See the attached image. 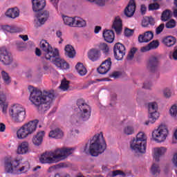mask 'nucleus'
<instances>
[{"instance_id":"obj_1","label":"nucleus","mask_w":177,"mask_h":177,"mask_svg":"<svg viewBox=\"0 0 177 177\" xmlns=\"http://www.w3.org/2000/svg\"><path fill=\"white\" fill-rule=\"evenodd\" d=\"M75 148L64 147L56 149L54 151L46 152L41 156L39 161L41 164H57L68 158L74 153Z\"/></svg>"},{"instance_id":"obj_2","label":"nucleus","mask_w":177,"mask_h":177,"mask_svg":"<svg viewBox=\"0 0 177 177\" xmlns=\"http://www.w3.org/2000/svg\"><path fill=\"white\" fill-rule=\"evenodd\" d=\"M28 88L30 93L29 99L32 104L37 106L43 104L46 109L50 108V104L55 97L53 93L46 91L42 92L32 86H29Z\"/></svg>"},{"instance_id":"obj_3","label":"nucleus","mask_w":177,"mask_h":177,"mask_svg":"<svg viewBox=\"0 0 177 177\" xmlns=\"http://www.w3.org/2000/svg\"><path fill=\"white\" fill-rule=\"evenodd\" d=\"M20 165L19 160L8 158L4 161V168L7 174L21 175L28 172L30 169V165L29 162L26 163L24 166L19 168Z\"/></svg>"},{"instance_id":"obj_4","label":"nucleus","mask_w":177,"mask_h":177,"mask_svg":"<svg viewBox=\"0 0 177 177\" xmlns=\"http://www.w3.org/2000/svg\"><path fill=\"white\" fill-rule=\"evenodd\" d=\"M106 147L107 145L103 137V133L100 132L93 137L89 147V153L93 157H97L99 154L104 153Z\"/></svg>"},{"instance_id":"obj_5","label":"nucleus","mask_w":177,"mask_h":177,"mask_svg":"<svg viewBox=\"0 0 177 177\" xmlns=\"http://www.w3.org/2000/svg\"><path fill=\"white\" fill-rule=\"evenodd\" d=\"M77 105L80 111V113L73 115L71 120L73 122H80L81 120L86 121L91 117V106L83 99L77 101Z\"/></svg>"},{"instance_id":"obj_6","label":"nucleus","mask_w":177,"mask_h":177,"mask_svg":"<svg viewBox=\"0 0 177 177\" xmlns=\"http://www.w3.org/2000/svg\"><path fill=\"white\" fill-rule=\"evenodd\" d=\"M38 123V120H34L24 124L17 131V136L18 139H26V138H28L30 135H33L37 129Z\"/></svg>"},{"instance_id":"obj_7","label":"nucleus","mask_w":177,"mask_h":177,"mask_svg":"<svg viewBox=\"0 0 177 177\" xmlns=\"http://www.w3.org/2000/svg\"><path fill=\"white\" fill-rule=\"evenodd\" d=\"M147 145V137L143 132H140L130 144L131 149L136 153H145Z\"/></svg>"},{"instance_id":"obj_8","label":"nucleus","mask_w":177,"mask_h":177,"mask_svg":"<svg viewBox=\"0 0 177 177\" xmlns=\"http://www.w3.org/2000/svg\"><path fill=\"white\" fill-rule=\"evenodd\" d=\"M10 115L15 123L23 122L26 118V111L21 105L14 106L10 110Z\"/></svg>"},{"instance_id":"obj_9","label":"nucleus","mask_w":177,"mask_h":177,"mask_svg":"<svg viewBox=\"0 0 177 177\" xmlns=\"http://www.w3.org/2000/svg\"><path fill=\"white\" fill-rule=\"evenodd\" d=\"M40 48L45 52L46 59H53L59 55V50L50 46L46 40H41L39 44Z\"/></svg>"},{"instance_id":"obj_10","label":"nucleus","mask_w":177,"mask_h":177,"mask_svg":"<svg viewBox=\"0 0 177 177\" xmlns=\"http://www.w3.org/2000/svg\"><path fill=\"white\" fill-rule=\"evenodd\" d=\"M168 133L169 131L167 126L161 124L158 129L153 131L152 138L156 142H158V143H161V142H164V140H165Z\"/></svg>"},{"instance_id":"obj_11","label":"nucleus","mask_w":177,"mask_h":177,"mask_svg":"<svg viewBox=\"0 0 177 177\" xmlns=\"http://www.w3.org/2000/svg\"><path fill=\"white\" fill-rule=\"evenodd\" d=\"M148 111H149V120L145 122L146 125H148L149 123L153 124L155 121L159 117V113L158 111V104L156 102H153L148 104Z\"/></svg>"},{"instance_id":"obj_12","label":"nucleus","mask_w":177,"mask_h":177,"mask_svg":"<svg viewBox=\"0 0 177 177\" xmlns=\"http://www.w3.org/2000/svg\"><path fill=\"white\" fill-rule=\"evenodd\" d=\"M0 62L4 65H10L13 62L12 54L6 47L0 48Z\"/></svg>"},{"instance_id":"obj_13","label":"nucleus","mask_w":177,"mask_h":177,"mask_svg":"<svg viewBox=\"0 0 177 177\" xmlns=\"http://www.w3.org/2000/svg\"><path fill=\"white\" fill-rule=\"evenodd\" d=\"M126 53L127 50L124 44L120 43H116L115 44L113 47V55L115 59H116L118 61L122 60Z\"/></svg>"},{"instance_id":"obj_14","label":"nucleus","mask_w":177,"mask_h":177,"mask_svg":"<svg viewBox=\"0 0 177 177\" xmlns=\"http://www.w3.org/2000/svg\"><path fill=\"white\" fill-rule=\"evenodd\" d=\"M112 64L111 58L109 57L101 64L98 68H97V72L101 75H105L108 71H110V69H111Z\"/></svg>"},{"instance_id":"obj_15","label":"nucleus","mask_w":177,"mask_h":177,"mask_svg":"<svg viewBox=\"0 0 177 177\" xmlns=\"http://www.w3.org/2000/svg\"><path fill=\"white\" fill-rule=\"evenodd\" d=\"M48 60L53 62L56 66L62 69H68L70 68L69 64L64 59L59 57V51H58V55L57 57Z\"/></svg>"},{"instance_id":"obj_16","label":"nucleus","mask_w":177,"mask_h":177,"mask_svg":"<svg viewBox=\"0 0 177 177\" xmlns=\"http://www.w3.org/2000/svg\"><path fill=\"white\" fill-rule=\"evenodd\" d=\"M32 10L38 12L43 10L46 6V0H32Z\"/></svg>"},{"instance_id":"obj_17","label":"nucleus","mask_w":177,"mask_h":177,"mask_svg":"<svg viewBox=\"0 0 177 177\" xmlns=\"http://www.w3.org/2000/svg\"><path fill=\"white\" fill-rule=\"evenodd\" d=\"M46 135L44 131L37 132L36 135L33 136L32 142L35 146H41L43 143L44 138Z\"/></svg>"},{"instance_id":"obj_18","label":"nucleus","mask_w":177,"mask_h":177,"mask_svg":"<svg viewBox=\"0 0 177 177\" xmlns=\"http://www.w3.org/2000/svg\"><path fill=\"white\" fill-rule=\"evenodd\" d=\"M49 17L50 13L48 11H44L43 12H39L36 15V17L39 22V25L37 26V27L41 26L42 25L45 24Z\"/></svg>"},{"instance_id":"obj_19","label":"nucleus","mask_w":177,"mask_h":177,"mask_svg":"<svg viewBox=\"0 0 177 177\" xmlns=\"http://www.w3.org/2000/svg\"><path fill=\"white\" fill-rule=\"evenodd\" d=\"M0 30L5 32L10 33H17L21 32V29L16 26H8V25H1L0 26Z\"/></svg>"},{"instance_id":"obj_20","label":"nucleus","mask_w":177,"mask_h":177,"mask_svg":"<svg viewBox=\"0 0 177 177\" xmlns=\"http://www.w3.org/2000/svg\"><path fill=\"white\" fill-rule=\"evenodd\" d=\"M153 38V33L152 31H147L143 35L138 36V41L140 43H147Z\"/></svg>"},{"instance_id":"obj_21","label":"nucleus","mask_w":177,"mask_h":177,"mask_svg":"<svg viewBox=\"0 0 177 177\" xmlns=\"http://www.w3.org/2000/svg\"><path fill=\"white\" fill-rule=\"evenodd\" d=\"M136 10V3L133 0H131L129 3V5L124 10V15L128 17H131L133 15Z\"/></svg>"},{"instance_id":"obj_22","label":"nucleus","mask_w":177,"mask_h":177,"mask_svg":"<svg viewBox=\"0 0 177 177\" xmlns=\"http://www.w3.org/2000/svg\"><path fill=\"white\" fill-rule=\"evenodd\" d=\"M100 50L97 48H92L88 53V59L93 62H95L100 58Z\"/></svg>"},{"instance_id":"obj_23","label":"nucleus","mask_w":177,"mask_h":177,"mask_svg":"<svg viewBox=\"0 0 177 177\" xmlns=\"http://www.w3.org/2000/svg\"><path fill=\"white\" fill-rule=\"evenodd\" d=\"M102 36L104 38V40L108 43H113L115 38L114 31L110 30H104Z\"/></svg>"},{"instance_id":"obj_24","label":"nucleus","mask_w":177,"mask_h":177,"mask_svg":"<svg viewBox=\"0 0 177 177\" xmlns=\"http://www.w3.org/2000/svg\"><path fill=\"white\" fill-rule=\"evenodd\" d=\"M5 15L10 19H16L19 17L20 11L17 8H10L6 12Z\"/></svg>"},{"instance_id":"obj_25","label":"nucleus","mask_w":177,"mask_h":177,"mask_svg":"<svg viewBox=\"0 0 177 177\" xmlns=\"http://www.w3.org/2000/svg\"><path fill=\"white\" fill-rule=\"evenodd\" d=\"M112 27L118 35L121 34V31H122V21L120 17H115Z\"/></svg>"},{"instance_id":"obj_26","label":"nucleus","mask_w":177,"mask_h":177,"mask_svg":"<svg viewBox=\"0 0 177 177\" xmlns=\"http://www.w3.org/2000/svg\"><path fill=\"white\" fill-rule=\"evenodd\" d=\"M29 151V142H23L19 145L17 148L18 154H27Z\"/></svg>"},{"instance_id":"obj_27","label":"nucleus","mask_w":177,"mask_h":177,"mask_svg":"<svg viewBox=\"0 0 177 177\" xmlns=\"http://www.w3.org/2000/svg\"><path fill=\"white\" fill-rule=\"evenodd\" d=\"M158 64V59L156 57H153L149 59L147 68L151 72L153 73L157 70Z\"/></svg>"},{"instance_id":"obj_28","label":"nucleus","mask_w":177,"mask_h":177,"mask_svg":"<svg viewBox=\"0 0 177 177\" xmlns=\"http://www.w3.org/2000/svg\"><path fill=\"white\" fill-rule=\"evenodd\" d=\"M65 55L69 58H74L76 55V51L74 47L70 44H68L65 46Z\"/></svg>"},{"instance_id":"obj_29","label":"nucleus","mask_w":177,"mask_h":177,"mask_svg":"<svg viewBox=\"0 0 177 177\" xmlns=\"http://www.w3.org/2000/svg\"><path fill=\"white\" fill-rule=\"evenodd\" d=\"M166 153V149L165 147H160V148H155L154 149V155L153 158L156 162H158L160 160V157L161 156H163Z\"/></svg>"},{"instance_id":"obj_30","label":"nucleus","mask_w":177,"mask_h":177,"mask_svg":"<svg viewBox=\"0 0 177 177\" xmlns=\"http://www.w3.org/2000/svg\"><path fill=\"white\" fill-rule=\"evenodd\" d=\"M6 96L3 92H0V105L2 107V112L7 113L8 104L6 103Z\"/></svg>"},{"instance_id":"obj_31","label":"nucleus","mask_w":177,"mask_h":177,"mask_svg":"<svg viewBox=\"0 0 177 177\" xmlns=\"http://www.w3.org/2000/svg\"><path fill=\"white\" fill-rule=\"evenodd\" d=\"M176 39L172 36H167L162 39V44L167 47H171L176 44Z\"/></svg>"},{"instance_id":"obj_32","label":"nucleus","mask_w":177,"mask_h":177,"mask_svg":"<svg viewBox=\"0 0 177 177\" xmlns=\"http://www.w3.org/2000/svg\"><path fill=\"white\" fill-rule=\"evenodd\" d=\"M64 132L60 129H55V130L50 131L49 133V137L55 139H61L63 138Z\"/></svg>"},{"instance_id":"obj_33","label":"nucleus","mask_w":177,"mask_h":177,"mask_svg":"<svg viewBox=\"0 0 177 177\" xmlns=\"http://www.w3.org/2000/svg\"><path fill=\"white\" fill-rule=\"evenodd\" d=\"M159 42L157 40H153L148 44L147 46H144L141 48L142 52H146L151 49H156L158 47Z\"/></svg>"},{"instance_id":"obj_34","label":"nucleus","mask_w":177,"mask_h":177,"mask_svg":"<svg viewBox=\"0 0 177 177\" xmlns=\"http://www.w3.org/2000/svg\"><path fill=\"white\" fill-rule=\"evenodd\" d=\"M75 68L80 76H85V75H86V73H88L86 68L84 66V64L82 63H77L75 66Z\"/></svg>"},{"instance_id":"obj_35","label":"nucleus","mask_w":177,"mask_h":177,"mask_svg":"<svg viewBox=\"0 0 177 177\" xmlns=\"http://www.w3.org/2000/svg\"><path fill=\"white\" fill-rule=\"evenodd\" d=\"M63 21L65 25L70 27L75 26V21H76V18H73L67 16H63Z\"/></svg>"},{"instance_id":"obj_36","label":"nucleus","mask_w":177,"mask_h":177,"mask_svg":"<svg viewBox=\"0 0 177 177\" xmlns=\"http://www.w3.org/2000/svg\"><path fill=\"white\" fill-rule=\"evenodd\" d=\"M154 24H155V21L151 17H145L142 21V26L143 27H148L149 25L153 26Z\"/></svg>"},{"instance_id":"obj_37","label":"nucleus","mask_w":177,"mask_h":177,"mask_svg":"<svg viewBox=\"0 0 177 177\" xmlns=\"http://www.w3.org/2000/svg\"><path fill=\"white\" fill-rule=\"evenodd\" d=\"M86 21L81 18H75V21L74 24V27H86Z\"/></svg>"},{"instance_id":"obj_38","label":"nucleus","mask_w":177,"mask_h":177,"mask_svg":"<svg viewBox=\"0 0 177 177\" xmlns=\"http://www.w3.org/2000/svg\"><path fill=\"white\" fill-rule=\"evenodd\" d=\"M171 17V12L169 10H165L161 15L160 19L162 21H167Z\"/></svg>"},{"instance_id":"obj_39","label":"nucleus","mask_w":177,"mask_h":177,"mask_svg":"<svg viewBox=\"0 0 177 177\" xmlns=\"http://www.w3.org/2000/svg\"><path fill=\"white\" fill-rule=\"evenodd\" d=\"M151 173L153 176H158L160 173V167L156 164H153L151 168Z\"/></svg>"},{"instance_id":"obj_40","label":"nucleus","mask_w":177,"mask_h":177,"mask_svg":"<svg viewBox=\"0 0 177 177\" xmlns=\"http://www.w3.org/2000/svg\"><path fill=\"white\" fill-rule=\"evenodd\" d=\"M1 77L6 84H10L11 83V78L6 71H1Z\"/></svg>"},{"instance_id":"obj_41","label":"nucleus","mask_w":177,"mask_h":177,"mask_svg":"<svg viewBox=\"0 0 177 177\" xmlns=\"http://www.w3.org/2000/svg\"><path fill=\"white\" fill-rule=\"evenodd\" d=\"M70 82L67 81L66 79L62 81L61 85L59 86V88L63 90L64 91H67L69 88Z\"/></svg>"},{"instance_id":"obj_42","label":"nucleus","mask_w":177,"mask_h":177,"mask_svg":"<svg viewBox=\"0 0 177 177\" xmlns=\"http://www.w3.org/2000/svg\"><path fill=\"white\" fill-rule=\"evenodd\" d=\"M123 131L125 135H133L134 132V129L132 126H127L126 127H124Z\"/></svg>"},{"instance_id":"obj_43","label":"nucleus","mask_w":177,"mask_h":177,"mask_svg":"<svg viewBox=\"0 0 177 177\" xmlns=\"http://www.w3.org/2000/svg\"><path fill=\"white\" fill-rule=\"evenodd\" d=\"M170 114L172 117L176 118L177 117V103L174 104L170 110H169Z\"/></svg>"},{"instance_id":"obj_44","label":"nucleus","mask_w":177,"mask_h":177,"mask_svg":"<svg viewBox=\"0 0 177 177\" xmlns=\"http://www.w3.org/2000/svg\"><path fill=\"white\" fill-rule=\"evenodd\" d=\"M176 25V22L174 19H171L169 21L166 25L165 27L168 29L174 28Z\"/></svg>"},{"instance_id":"obj_45","label":"nucleus","mask_w":177,"mask_h":177,"mask_svg":"<svg viewBox=\"0 0 177 177\" xmlns=\"http://www.w3.org/2000/svg\"><path fill=\"white\" fill-rule=\"evenodd\" d=\"M100 50H101L104 53H109V48L106 44H100L99 46Z\"/></svg>"},{"instance_id":"obj_46","label":"nucleus","mask_w":177,"mask_h":177,"mask_svg":"<svg viewBox=\"0 0 177 177\" xmlns=\"http://www.w3.org/2000/svg\"><path fill=\"white\" fill-rule=\"evenodd\" d=\"M89 2H95L99 6H104L106 5V0H86Z\"/></svg>"},{"instance_id":"obj_47","label":"nucleus","mask_w":177,"mask_h":177,"mask_svg":"<svg viewBox=\"0 0 177 177\" xmlns=\"http://www.w3.org/2000/svg\"><path fill=\"white\" fill-rule=\"evenodd\" d=\"M118 176L125 177V174L121 170H115L112 172V177H116Z\"/></svg>"},{"instance_id":"obj_48","label":"nucleus","mask_w":177,"mask_h":177,"mask_svg":"<svg viewBox=\"0 0 177 177\" xmlns=\"http://www.w3.org/2000/svg\"><path fill=\"white\" fill-rule=\"evenodd\" d=\"M17 49L19 51H23L25 48V45L24 42H17L16 44Z\"/></svg>"},{"instance_id":"obj_49","label":"nucleus","mask_w":177,"mask_h":177,"mask_svg":"<svg viewBox=\"0 0 177 177\" xmlns=\"http://www.w3.org/2000/svg\"><path fill=\"white\" fill-rule=\"evenodd\" d=\"M165 28V24H161L160 26H158L156 29V35H159L160 34L163 29Z\"/></svg>"},{"instance_id":"obj_50","label":"nucleus","mask_w":177,"mask_h":177,"mask_svg":"<svg viewBox=\"0 0 177 177\" xmlns=\"http://www.w3.org/2000/svg\"><path fill=\"white\" fill-rule=\"evenodd\" d=\"M159 9V5L158 3H151L149 6V10H156Z\"/></svg>"},{"instance_id":"obj_51","label":"nucleus","mask_w":177,"mask_h":177,"mask_svg":"<svg viewBox=\"0 0 177 177\" xmlns=\"http://www.w3.org/2000/svg\"><path fill=\"white\" fill-rule=\"evenodd\" d=\"M133 32H134L133 30H131L127 28H125V30H124V35L126 37H130V36L133 35Z\"/></svg>"},{"instance_id":"obj_52","label":"nucleus","mask_w":177,"mask_h":177,"mask_svg":"<svg viewBox=\"0 0 177 177\" xmlns=\"http://www.w3.org/2000/svg\"><path fill=\"white\" fill-rule=\"evenodd\" d=\"M56 36L60 39V41H59V44H61L64 41V39H62L63 33L62 31L58 30L56 32Z\"/></svg>"},{"instance_id":"obj_53","label":"nucleus","mask_w":177,"mask_h":177,"mask_svg":"<svg viewBox=\"0 0 177 177\" xmlns=\"http://www.w3.org/2000/svg\"><path fill=\"white\" fill-rule=\"evenodd\" d=\"M120 76H121V72L120 71H115V72H113L111 75H110V77H113L115 79H117L118 77H120Z\"/></svg>"},{"instance_id":"obj_54","label":"nucleus","mask_w":177,"mask_h":177,"mask_svg":"<svg viewBox=\"0 0 177 177\" xmlns=\"http://www.w3.org/2000/svg\"><path fill=\"white\" fill-rule=\"evenodd\" d=\"M42 66H43V69L45 71H47L49 70L50 68V65L48 62H44L42 63Z\"/></svg>"},{"instance_id":"obj_55","label":"nucleus","mask_w":177,"mask_h":177,"mask_svg":"<svg viewBox=\"0 0 177 177\" xmlns=\"http://www.w3.org/2000/svg\"><path fill=\"white\" fill-rule=\"evenodd\" d=\"M147 11V7L145 6V5L142 4L140 6V12L142 15H144L146 13Z\"/></svg>"},{"instance_id":"obj_56","label":"nucleus","mask_w":177,"mask_h":177,"mask_svg":"<svg viewBox=\"0 0 177 177\" xmlns=\"http://www.w3.org/2000/svg\"><path fill=\"white\" fill-rule=\"evenodd\" d=\"M173 164L175 165V167H177V152L174 153L172 159Z\"/></svg>"},{"instance_id":"obj_57","label":"nucleus","mask_w":177,"mask_h":177,"mask_svg":"<svg viewBox=\"0 0 177 177\" xmlns=\"http://www.w3.org/2000/svg\"><path fill=\"white\" fill-rule=\"evenodd\" d=\"M164 95H165L166 97H169L171 96L170 90L168 89V88H166V89L164 91Z\"/></svg>"},{"instance_id":"obj_58","label":"nucleus","mask_w":177,"mask_h":177,"mask_svg":"<svg viewBox=\"0 0 177 177\" xmlns=\"http://www.w3.org/2000/svg\"><path fill=\"white\" fill-rule=\"evenodd\" d=\"M151 87V84L150 82H145L142 86V88L146 89H150Z\"/></svg>"},{"instance_id":"obj_59","label":"nucleus","mask_w":177,"mask_h":177,"mask_svg":"<svg viewBox=\"0 0 177 177\" xmlns=\"http://www.w3.org/2000/svg\"><path fill=\"white\" fill-rule=\"evenodd\" d=\"M6 126L3 123H0V132H5Z\"/></svg>"},{"instance_id":"obj_60","label":"nucleus","mask_w":177,"mask_h":177,"mask_svg":"<svg viewBox=\"0 0 177 177\" xmlns=\"http://www.w3.org/2000/svg\"><path fill=\"white\" fill-rule=\"evenodd\" d=\"M101 30H102V27H100V26H95V30H94V32L95 34H97V33H99L100 32Z\"/></svg>"},{"instance_id":"obj_61","label":"nucleus","mask_w":177,"mask_h":177,"mask_svg":"<svg viewBox=\"0 0 177 177\" xmlns=\"http://www.w3.org/2000/svg\"><path fill=\"white\" fill-rule=\"evenodd\" d=\"M55 177H71V176L68 174H66L63 176H62L59 174H55Z\"/></svg>"},{"instance_id":"obj_62","label":"nucleus","mask_w":177,"mask_h":177,"mask_svg":"<svg viewBox=\"0 0 177 177\" xmlns=\"http://www.w3.org/2000/svg\"><path fill=\"white\" fill-rule=\"evenodd\" d=\"M19 37H21L25 41H26L29 39L28 35H19Z\"/></svg>"},{"instance_id":"obj_63","label":"nucleus","mask_w":177,"mask_h":177,"mask_svg":"<svg viewBox=\"0 0 177 177\" xmlns=\"http://www.w3.org/2000/svg\"><path fill=\"white\" fill-rule=\"evenodd\" d=\"M133 56H134V55L129 52V53L127 56V59L128 60H131L133 59Z\"/></svg>"},{"instance_id":"obj_64","label":"nucleus","mask_w":177,"mask_h":177,"mask_svg":"<svg viewBox=\"0 0 177 177\" xmlns=\"http://www.w3.org/2000/svg\"><path fill=\"white\" fill-rule=\"evenodd\" d=\"M173 58L177 59V49L173 53Z\"/></svg>"}]
</instances>
